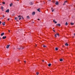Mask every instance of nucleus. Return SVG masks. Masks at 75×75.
Wrapping results in <instances>:
<instances>
[{
    "label": "nucleus",
    "mask_w": 75,
    "mask_h": 75,
    "mask_svg": "<svg viewBox=\"0 0 75 75\" xmlns=\"http://www.w3.org/2000/svg\"><path fill=\"white\" fill-rule=\"evenodd\" d=\"M22 16H21L20 15L19 16H18V17H20L19 19V20H20L21 19V18H22Z\"/></svg>",
    "instance_id": "f257e3e1"
},
{
    "label": "nucleus",
    "mask_w": 75,
    "mask_h": 75,
    "mask_svg": "<svg viewBox=\"0 0 75 75\" xmlns=\"http://www.w3.org/2000/svg\"><path fill=\"white\" fill-rule=\"evenodd\" d=\"M10 45H7V46L6 47V48L7 49L9 48V47H10Z\"/></svg>",
    "instance_id": "f03ea898"
},
{
    "label": "nucleus",
    "mask_w": 75,
    "mask_h": 75,
    "mask_svg": "<svg viewBox=\"0 0 75 75\" xmlns=\"http://www.w3.org/2000/svg\"><path fill=\"white\" fill-rule=\"evenodd\" d=\"M35 12H33L32 13V15L33 16H34V15H35Z\"/></svg>",
    "instance_id": "7ed1b4c3"
},
{
    "label": "nucleus",
    "mask_w": 75,
    "mask_h": 75,
    "mask_svg": "<svg viewBox=\"0 0 75 75\" xmlns=\"http://www.w3.org/2000/svg\"><path fill=\"white\" fill-rule=\"evenodd\" d=\"M9 9H8L6 11V13H8L9 12Z\"/></svg>",
    "instance_id": "20e7f679"
},
{
    "label": "nucleus",
    "mask_w": 75,
    "mask_h": 75,
    "mask_svg": "<svg viewBox=\"0 0 75 75\" xmlns=\"http://www.w3.org/2000/svg\"><path fill=\"white\" fill-rule=\"evenodd\" d=\"M29 4L30 5H33V3L32 2H30V3Z\"/></svg>",
    "instance_id": "39448f33"
},
{
    "label": "nucleus",
    "mask_w": 75,
    "mask_h": 75,
    "mask_svg": "<svg viewBox=\"0 0 75 75\" xmlns=\"http://www.w3.org/2000/svg\"><path fill=\"white\" fill-rule=\"evenodd\" d=\"M7 38V37L6 36H4L2 38V39H6Z\"/></svg>",
    "instance_id": "423d86ee"
},
{
    "label": "nucleus",
    "mask_w": 75,
    "mask_h": 75,
    "mask_svg": "<svg viewBox=\"0 0 75 75\" xmlns=\"http://www.w3.org/2000/svg\"><path fill=\"white\" fill-rule=\"evenodd\" d=\"M55 4L56 5H58V1L56 2L55 3Z\"/></svg>",
    "instance_id": "0eeeda50"
},
{
    "label": "nucleus",
    "mask_w": 75,
    "mask_h": 75,
    "mask_svg": "<svg viewBox=\"0 0 75 75\" xmlns=\"http://www.w3.org/2000/svg\"><path fill=\"white\" fill-rule=\"evenodd\" d=\"M5 24H6V23H5V22L2 23L3 25H5Z\"/></svg>",
    "instance_id": "6e6552de"
},
{
    "label": "nucleus",
    "mask_w": 75,
    "mask_h": 75,
    "mask_svg": "<svg viewBox=\"0 0 75 75\" xmlns=\"http://www.w3.org/2000/svg\"><path fill=\"white\" fill-rule=\"evenodd\" d=\"M4 34V33H3L1 34V36H3Z\"/></svg>",
    "instance_id": "1a4fd4ad"
},
{
    "label": "nucleus",
    "mask_w": 75,
    "mask_h": 75,
    "mask_svg": "<svg viewBox=\"0 0 75 75\" xmlns=\"http://www.w3.org/2000/svg\"><path fill=\"white\" fill-rule=\"evenodd\" d=\"M58 48H57V47H56L55 48V51H58Z\"/></svg>",
    "instance_id": "9d476101"
},
{
    "label": "nucleus",
    "mask_w": 75,
    "mask_h": 75,
    "mask_svg": "<svg viewBox=\"0 0 75 75\" xmlns=\"http://www.w3.org/2000/svg\"><path fill=\"white\" fill-rule=\"evenodd\" d=\"M1 10H3L4 9V8L3 7V6H1Z\"/></svg>",
    "instance_id": "9b49d317"
},
{
    "label": "nucleus",
    "mask_w": 75,
    "mask_h": 75,
    "mask_svg": "<svg viewBox=\"0 0 75 75\" xmlns=\"http://www.w3.org/2000/svg\"><path fill=\"white\" fill-rule=\"evenodd\" d=\"M51 64H48V67H51Z\"/></svg>",
    "instance_id": "f8f14e48"
},
{
    "label": "nucleus",
    "mask_w": 75,
    "mask_h": 75,
    "mask_svg": "<svg viewBox=\"0 0 75 75\" xmlns=\"http://www.w3.org/2000/svg\"><path fill=\"white\" fill-rule=\"evenodd\" d=\"M13 6V3H11V4H10V6L11 7Z\"/></svg>",
    "instance_id": "ddd939ff"
},
{
    "label": "nucleus",
    "mask_w": 75,
    "mask_h": 75,
    "mask_svg": "<svg viewBox=\"0 0 75 75\" xmlns=\"http://www.w3.org/2000/svg\"><path fill=\"white\" fill-rule=\"evenodd\" d=\"M15 19L16 20V21H17L18 20V18H17V17H16Z\"/></svg>",
    "instance_id": "4468645a"
},
{
    "label": "nucleus",
    "mask_w": 75,
    "mask_h": 75,
    "mask_svg": "<svg viewBox=\"0 0 75 75\" xmlns=\"http://www.w3.org/2000/svg\"><path fill=\"white\" fill-rule=\"evenodd\" d=\"M27 19H30V17L29 16H27Z\"/></svg>",
    "instance_id": "2eb2a0df"
},
{
    "label": "nucleus",
    "mask_w": 75,
    "mask_h": 75,
    "mask_svg": "<svg viewBox=\"0 0 75 75\" xmlns=\"http://www.w3.org/2000/svg\"><path fill=\"white\" fill-rule=\"evenodd\" d=\"M68 43H66L65 44V45H66V46H68Z\"/></svg>",
    "instance_id": "dca6fc26"
},
{
    "label": "nucleus",
    "mask_w": 75,
    "mask_h": 75,
    "mask_svg": "<svg viewBox=\"0 0 75 75\" xmlns=\"http://www.w3.org/2000/svg\"><path fill=\"white\" fill-rule=\"evenodd\" d=\"M67 1H65L64 2V4H63L64 6V5H65V3H67Z\"/></svg>",
    "instance_id": "f3484780"
},
{
    "label": "nucleus",
    "mask_w": 75,
    "mask_h": 75,
    "mask_svg": "<svg viewBox=\"0 0 75 75\" xmlns=\"http://www.w3.org/2000/svg\"><path fill=\"white\" fill-rule=\"evenodd\" d=\"M24 48H22V47H21L20 48H18L19 50H20V49H23Z\"/></svg>",
    "instance_id": "a211bd4d"
},
{
    "label": "nucleus",
    "mask_w": 75,
    "mask_h": 75,
    "mask_svg": "<svg viewBox=\"0 0 75 75\" xmlns=\"http://www.w3.org/2000/svg\"><path fill=\"white\" fill-rule=\"evenodd\" d=\"M56 25H58V26H61V25H60V24H57Z\"/></svg>",
    "instance_id": "6ab92c4d"
},
{
    "label": "nucleus",
    "mask_w": 75,
    "mask_h": 75,
    "mask_svg": "<svg viewBox=\"0 0 75 75\" xmlns=\"http://www.w3.org/2000/svg\"><path fill=\"white\" fill-rule=\"evenodd\" d=\"M63 61V59H60V61L62 62Z\"/></svg>",
    "instance_id": "aec40b11"
},
{
    "label": "nucleus",
    "mask_w": 75,
    "mask_h": 75,
    "mask_svg": "<svg viewBox=\"0 0 75 75\" xmlns=\"http://www.w3.org/2000/svg\"><path fill=\"white\" fill-rule=\"evenodd\" d=\"M70 24H71V25H74V23H71Z\"/></svg>",
    "instance_id": "412c9836"
},
{
    "label": "nucleus",
    "mask_w": 75,
    "mask_h": 75,
    "mask_svg": "<svg viewBox=\"0 0 75 75\" xmlns=\"http://www.w3.org/2000/svg\"><path fill=\"white\" fill-rule=\"evenodd\" d=\"M40 8L37 9L38 11H39V12H40Z\"/></svg>",
    "instance_id": "4be33fe9"
},
{
    "label": "nucleus",
    "mask_w": 75,
    "mask_h": 75,
    "mask_svg": "<svg viewBox=\"0 0 75 75\" xmlns=\"http://www.w3.org/2000/svg\"><path fill=\"white\" fill-rule=\"evenodd\" d=\"M66 25H68V23L67 22H66L65 23Z\"/></svg>",
    "instance_id": "5701e85b"
},
{
    "label": "nucleus",
    "mask_w": 75,
    "mask_h": 75,
    "mask_svg": "<svg viewBox=\"0 0 75 75\" xmlns=\"http://www.w3.org/2000/svg\"><path fill=\"white\" fill-rule=\"evenodd\" d=\"M38 74H39V73L38 72H36V74L38 75Z\"/></svg>",
    "instance_id": "b1692460"
},
{
    "label": "nucleus",
    "mask_w": 75,
    "mask_h": 75,
    "mask_svg": "<svg viewBox=\"0 0 75 75\" xmlns=\"http://www.w3.org/2000/svg\"><path fill=\"white\" fill-rule=\"evenodd\" d=\"M43 47H44V48H45V47H46V46L45 45H43Z\"/></svg>",
    "instance_id": "393cba45"
},
{
    "label": "nucleus",
    "mask_w": 75,
    "mask_h": 75,
    "mask_svg": "<svg viewBox=\"0 0 75 75\" xmlns=\"http://www.w3.org/2000/svg\"><path fill=\"white\" fill-rule=\"evenodd\" d=\"M54 36L55 37H57V34H55L54 35Z\"/></svg>",
    "instance_id": "a878e982"
},
{
    "label": "nucleus",
    "mask_w": 75,
    "mask_h": 75,
    "mask_svg": "<svg viewBox=\"0 0 75 75\" xmlns=\"http://www.w3.org/2000/svg\"><path fill=\"white\" fill-rule=\"evenodd\" d=\"M56 35H58V36H59V33H56Z\"/></svg>",
    "instance_id": "bb28decb"
},
{
    "label": "nucleus",
    "mask_w": 75,
    "mask_h": 75,
    "mask_svg": "<svg viewBox=\"0 0 75 75\" xmlns=\"http://www.w3.org/2000/svg\"><path fill=\"white\" fill-rule=\"evenodd\" d=\"M2 3L3 4H5V2H2Z\"/></svg>",
    "instance_id": "cd10ccee"
},
{
    "label": "nucleus",
    "mask_w": 75,
    "mask_h": 75,
    "mask_svg": "<svg viewBox=\"0 0 75 75\" xmlns=\"http://www.w3.org/2000/svg\"><path fill=\"white\" fill-rule=\"evenodd\" d=\"M55 20H53V22H54V23L55 22Z\"/></svg>",
    "instance_id": "c85d7f7f"
},
{
    "label": "nucleus",
    "mask_w": 75,
    "mask_h": 75,
    "mask_svg": "<svg viewBox=\"0 0 75 75\" xmlns=\"http://www.w3.org/2000/svg\"><path fill=\"white\" fill-rule=\"evenodd\" d=\"M54 11V10L53 9V10H52V12H53Z\"/></svg>",
    "instance_id": "c756f323"
},
{
    "label": "nucleus",
    "mask_w": 75,
    "mask_h": 75,
    "mask_svg": "<svg viewBox=\"0 0 75 75\" xmlns=\"http://www.w3.org/2000/svg\"><path fill=\"white\" fill-rule=\"evenodd\" d=\"M54 23H55V24H56L57 23V21H55V22H54Z\"/></svg>",
    "instance_id": "7c9ffc66"
},
{
    "label": "nucleus",
    "mask_w": 75,
    "mask_h": 75,
    "mask_svg": "<svg viewBox=\"0 0 75 75\" xmlns=\"http://www.w3.org/2000/svg\"><path fill=\"white\" fill-rule=\"evenodd\" d=\"M22 19H24V18H23V16H22Z\"/></svg>",
    "instance_id": "2f4dec72"
},
{
    "label": "nucleus",
    "mask_w": 75,
    "mask_h": 75,
    "mask_svg": "<svg viewBox=\"0 0 75 75\" xmlns=\"http://www.w3.org/2000/svg\"><path fill=\"white\" fill-rule=\"evenodd\" d=\"M1 22L0 21V25L1 24Z\"/></svg>",
    "instance_id": "473e14b6"
},
{
    "label": "nucleus",
    "mask_w": 75,
    "mask_h": 75,
    "mask_svg": "<svg viewBox=\"0 0 75 75\" xmlns=\"http://www.w3.org/2000/svg\"><path fill=\"white\" fill-rule=\"evenodd\" d=\"M3 17H4L5 16H4V15H3Z\"/></svg>",
    "instance_id": "72a5a7b5"
},
{
    "label": "nucleus",
    "mask_w": 75,
    "mask_h": 75,
    "mask_svg": "<svg viewBox=\"0 0 75 75\" xmlns=\"http://www.w3.org/2000/svg\"><path fill=\"white\" fill-rule=\"evenodd\" d=\"M7 20H8V21H9V20H10V19L9 18H8V19Z\"/></svg>",
    "instance_id": "f704fd0d"
},
{
    "label": "nucleus",
    "mask_w": 75,
    "mask_h": 75,
    "mask_svg": "<svg viewBox=\"0 0 75 75\" xmlns=\"http://www.w3.org/2000/svg\"><path fill=\"white\" fill-rule=\"evenodd\" d=\"M8 32H9V33H10V30H8Z\"/></svg>",
    "instance_id": "c9c22d12"
},
{
    "label": "nucleus",
    "mask_w": 75,
    "mask_h": 75,
    "mask_svg": "<svg viewBox=\"0 0 75 75\" xmlns=\"http://www.w3.org/2000/svg\"><path fill=\"white\" fill-rule=\"evenodd\" d=\"M24 62L25 63V62H26V61H24Z\"/></svg>",
    "instance_id": "e433bc0d"
},
{
    "label": "nucleus",
    "mask_w": 75,
    "mask_h": 75,
    "mask_svg": "<svg viewBox=\"0 0 75 75\" xmlns=\"http://www.w3.org/2000/svg\"><path fill=\"white\" fill-rule=\"evenodd\" d=\"M53 31H54V32H55V31L54 30H53Z\"/></svg>",
    "instance_id": "4c0bfd02"
},
{
    "label": "nucleus",
    "mask_w": 75,
    "mask_h": 75,
    "mask_svg": "<svg viewBox=\"0 0 75 75\" xmlns=\"http://www.w3.org/2000/svg\"><path fill=\"white\" fill-rule=\"evenodd\" d=\"M52 9H53V8L52 7V8H51V9L52 10Z\"/></svg>",
    "instance_id": "58836bf2"
},
{
    "label": "nucleus",
    "mask_w": 75,
    "mask_h": 75,
    "mask_svg": "<svg viewBox=\"0 0 75 75\" xmlns=\"http://www.w3.org/2000/svg\"><path fill=\"white\" fill-rule=\"evenodd\" d=\"M51 0H48V1H50Z\"/></svg>",
    "instance_id": "ea45409f"
},
{
    "label": "nucleus",
    "mask_w": 75,
    "mask_h": 75,
    "mask_svg": "<svg viewBox=\"0 0 75 75\" xmlns=\"http://www.w3.org/2000/svg\"><path fill=\"white\" fill-rule=\"evenodd\" d=\"M54 2H54V1H53V3H54Z\"/></svg>",
    "instance_id": "a19ab883"
},
{
    "label": "nucleus",
    "mask_w": 75,
    "mask_h": 75,
    "mask_svg": "<svg viewBox=\"0 0 75 75\" xmlns=\"http://www.w3.org/2000/svg\"><path fill=\"white\" fill-rule=\"evenodd\" d=\"M38 20H40V19H38Z\"/></svg>",
    "instance_id": "79ce46f5"
},
{
    "label": "nucleus",
    "mask_w": 75,
    "mask_h": 75,
    "mask_svg": "<svg viewBox=\"0 0 75 75\" xmlns=\"http://www.w3.org/2000/svg\"><path fill=\"white\" fill-rule=\"evenodd\" d=\"M74 35L75 36V33H74Z\"/></svg>",
    "instance_id": "37998d69"
},
{
    "label": "nucleus",
    "mask_w": 75,
    "mask_h": 75,
    "mask_svg": "<svg viewBox=\"0 0 75 75\" xmlns=\"http://www.w3.org/2000/svg\"><path fill=\"white\" fill-rule=\"evenodd\" d=\"M42 62H44V60H42Z\"/></svg>",
    "instance_id": "c03bdc74"
},
{
    "label": "nucleus",
    "mask_w": 75,
    "mask_h": 75,
    "mask_svg": "<svg viewBox=\"0 0 75 75\" xmlns=\"http://www.w3.org/2000/svg\"><path fill=\"white\" fill-rule=\"evenodd\" d=\"M53 30H54V29H55V28H53Z\"/></svg>",
    "instance_id": "a18cd8bd"
},
{
    "label": "nucleus",
    "mask_w": 75,
    "mask_h": 75,
    "mask_svg": "<svg viewBox=\"0 0 75 75\" xmlns=\"http://www.w3.org/2000/svg\"><path fill=\"white\" fill-rule=\"evenodd\" d=\"M36 46H37V45H36L35 47H36Z\"/></svg>",
    "instance_id": "49530a36"
},
{
    "label": "nucleus",
    "mask_w": 75,
    "mask_h": 75,
    "mask_svg": "<svg viewBox=\"0 0 75 75\" xmlns=\"http://www.w3.org/2000/svg\"><path fill=\"white\" fill-rule=\"evenodd\" d=\"M18 61H20V60H19V59H18Z\"/></svg>",
    "instance_id": "de8ad7c7"
},
{
    "label": "nucleus",
    "mask_w": 75,
    "mask_h": 75,
    "mask_svg": "<svg viewBox=\"0 0 75 75\" xmlns=\"http://www.w3.org/2000/svg\"><path fill=\"white\" fill-rule=\"evenodd\" d=\"M73 38H74V36H73Z\"/></svg>",
    "instance_id": "09e8293b"
},
{
    "label": "nucleus",
    "mask_w": 75,
    "mask_h": 75,
    "mask_svg": "<svg viewBox=\"0 0 75 75\" xmlns=\"http://www.w3.org/2000/svg\"><path fill=\"white\" fill-rule=\"evenodd\" d=\"M17 1H19V0H17Z\"/></svg>",
    "instance_id": "8fccbe9b"
},
{
    "label": "nucleus",
    "mask_w": 75,
    "mask_h": 75,
    "mask_svg": "<svg viewBox=\"0 0 75 75\" xmlns=\"http://www.w3.org/2000/svg\"><path fill=\"white\" fill-rule=\"evenodd\" d=\"M3 18H1V19H3Z\"/></svg>",
    "instance_id": "3c124183"
},
{
    "label": "nucleus",
    "mask_w": 75,
    "mask_h": 75,
    "mask_svg": "<svg viewBox=\"0 0 75 75\" xmlns=\"http://www.w3.org/2000/svg\"><path fill=\"white\" fill-rule=\"evenodd\" d=\"M4 10H2V11H3Z\"/></svg>",
    "instance_id": "603ef678"
},
{
    "label": "nucleus",
    "mask_w": 75,
    "mask_h": 75,
    "mask_svg": "<svg viewBox=\"0 0 75 75\" xmlns=\"http://www.w3.org/2000/svg\"><path fill=\"white\" fill-rule=\"evenodd\" d=\"M8 61H9V60H8Z\"/></svg>",
    "instance_id": "864d4df0"
}]
</instances>
